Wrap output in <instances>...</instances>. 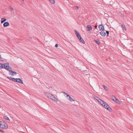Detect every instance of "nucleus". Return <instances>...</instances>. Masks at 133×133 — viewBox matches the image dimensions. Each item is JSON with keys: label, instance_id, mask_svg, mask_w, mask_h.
Instances as JSON below:
<instances>
[{"label": "nucleus", "instance_id": "nucleus-20", "mask_svg": "<svg viewBox=\"0 0 133 133\" xmlns=\"http://www.w3.org/2000/svg\"><path fill=\"white\" fill-rule=\"evenodd\" d=\"M68 99L71 101H75V100L71 97H70L69 98H68Z\"/></svg>", "mask_w": 133, "mask_h": 133}, {"label": "nucleus", "instance_id": "nucleus-2", "mask_svg": "<svg viewBox=\"0 0 133 133\" xmlns=\"http://www.w3.org/2000/svg\"><path fill=\"white\" fill-rule=\"evenodd\" d=\"M1 127L2 128L5 129H7L8 128L7 124L5 122L1 121Z\"/></svg>", "mask_w": 133, "mask_h": 133}, {"label": "nucleus", "instance_id": "nucleus-40", "mask_svg": "<svg viewBox=\"0 0 133 133\" xmlns=\"http://www.w3.org/2000/svg\"><path fill=\"white\" fill-rule=\"evenodd\" d=\"M122 15L123 16H124V14H123V15L122 14Z\"/></svg>", "mask_w": 133, "mask_h": 133}, {"label": "nucleus", "instance_id": "nucleus-24", "mask_svg": "<svg viewBox=\"0 0 133 133\" xmlns=\"http://www.w3.org/2000/svg\"><path fill=\"white\" fill-rule=\"evenodd\" d=\"M94 41H95V42H96L97 44H100V42L99 41H97L96 40H94Z\"/></svg>", "mask_w": 133, "mask_h": 133}, {"label": "nucleus", "instance_id": "nucleus-14", "mask_svg": "<svg viewBox=\"0 0 133 133\" xmlns=\"http://www.w3.org/2000/svg\"><path fill=\"white\" fill-rule=\"evenodd\" d=\"M78 39L79 40V41L81 42L82 43H83V44L85 43V42H84V40H83V39L81 37L79 38V39Z\"/></svg>", "mask_w": 133, "mask_h": 133}, {"label": "nucleus", "instance_id": "nucleus-12", "mask_svg": "<svg viewBox=\"0 0 133 133\" xmlns=\"http://www.w3.org/2000/svg\"><path fill=\"white\" fill-rule=\"evenodd\" d=\"M121 27L123 28V30H125V31L126 30V28L125 27V25L123 23H122L121 24Z\"/></svg>", "mask_w": 133, "mask_h": 133}, {"label": "nucleus", "instance_id": "nucleus-37", "mask_svg": "<svg viewBox=\"0 0 133 133\" xmlns=\"http://www.w3.org/2000/svg\"><path fill=\"white\" fill-rule=\"evenodd\" d=\"M9 63H8V64H7L8 66H7V68H8V67H9Z\"/></svg>", "mask_w": 133, "mask_h": 133}, {"label": "nucleus", "instance_id": "nucleus-19", "mask_svg": "<svg viewBox=\"0 0 133 133\" xmlns=\"http://www.w3.org/2000/svg\"><path fill=\"white\" fill-rule=\"evenodd\" d=\"M103 87L104 88L105 90L107 91L108 90V89L107 86H105L104 85H103Z\"/></svg>", "mask_w": 133, "mask_h": 133}, {"label": "nucleus", "instance_id": "nucleus-6", "mask_svg": "<svg viewBox=\"0 0 133 133\" xmlns=\"http://www.w3.org/2000/svg\"><path fill=\"white\" fill-rule=\"evenodd\" d=\"M87 29H88V31H89L90 30H91L92 29V27L91 26L89 25H88L87 26L86 28Z\"/></svg>", "mask_w": 133, "mask_h": 133}, {"label": "nucleus", "instance_id": "nucleus-8", "mask_svg": "<svg viewBox=\"0 0 133 133\" xmlns=\"http://www.w3.org/2000/svg\"><path fill=\"white\" fill-rule=\"evenodd\" d=\"M99 33L102 36H105L106 35V33L104 31H102L99 32Z\"/></svg>", "mask_w": 133, "mask_h": 133}, {"label": "nucleus", "instance_id": "nucleus-36", "mask_svg": "<svg viewBox=\"0 0 133 133\" xmlns=\"http://www.w3.org/2000/svg\"><path fill=\"white\" fill-rule=\"evenodd\" d=\"M63 93H64V94H65V95H66L67 96V95H68V94H67V93H66L65 92H63Z\"/></svg>", "mask_w": 133, "mask_h": 133}, {"label": "nucleus", "instance_id": "nucleus-38", "mask_svg": "<svg viewBox=\"0 0 133 133\" xmlns=\"http://www.w3.org/2000/svg\"><path fill=\"white\" fill-rule=\"evenodd\" d=\"M94 27H95V28L96 29L97 28V25H96Z\"/></svg>", "mask_w": 133, "mask_h": 133}, {"label": "nucleus", "instance_id": "nucleus-28", "mask_svg": "<svg viewBox=\"0 0 133 133\" xmlns=\"http://www.w3.org/2000/svg\"><path fill=\"white\" fill-rule=\"evenodd\" d=\"M106 32L107 34V36H108L109 34V32L108 31H106Z\"/></svg>", "mask_w": 133, "mask_h": 133}, {"label": "nucleus", "instance_id": "nucleus-26", "mask_svg": "<svg viewBox=\"0 0 133 133\" xmlns=\"http://www.w3.org/2000/svg\"><path fill=\"white\" fill-rule=\"evenodd\" d=\"M11 70H12V68H11V67L9 66V67H8V68L7 69V70L9 71H11Z\"/></svg>", "mask_w": 133, "mask_h": 133}, {"label": "nucleus", "instance_id": "nucleus-9", "mask_svg": "<svg viewBox=\"0 0 133 133\" xmlns=\"http://www.w3.org/2000/svg\"><path fill=\"white\" fill-rule=\"evenodd\" d=\"M98 102L101 105H103L104 104V103H105L101 99L99 100L98 101Z\"/></svg>", "mask_w": 133, "mask_h": 133}, {"label": "nucleus", "instance_id": "nucleus-35", "mask_svg": "<svg viewBox=\"0 0 133 133\" xmlns=\"http://www.w3.org/2000/svg\"><path fill=\"white\" fill-rule=\"evenodd\" d=\"M0 131L2 133H4V131L2 130H0Z\"/></svg>", "mask_w": 133, "mask_h": 133}, {"label": "nucleus", "instance_id": "nucleus-18", "mask_svg": "<svg viewBox=\"0 0 133 133\" xmlns=\"http://www.w3.org/2000/svg\"><path fill=\"white\" fill-rule=\"evenodd\" d=\"M116 103H117L118 104H119L120 103V101L118 100V99H117L116 98V99L115 100V101H114Z\"/></svg>", "mask_w": 133, "mask_h": 133}, {"label": "nucleus", "instance_id": "nucleus-1", "mask_svg": "<svg viewBox=\"0 0 133 133\" xmlns=\"http://www.w3.org/2000/svg\"><path fill=\"white\" fill-rule=\"evenodd\" d=\"M47 96L50 98L52 100H53L56 102H57L58 101L57 99L55 98V96L52 95L51 94H48L47 95Z\"/></svg>", "mask_w": 133, "mask_h": 133}, {"label": "nucleus", "instance_id": "nucleus-4", "mask_svg": "<svg viewBox=\"0 0 133 133\" xmlns=\"http://www.w3.org/2000/svg\"><path fill=\"white\" fill-rule=\"evenodd\" d=\"M74 31L75 32L76 36L78 39H79V38L81 37L79 34L76 30H75Z\"/></svg>", "mask_w": 133, "mask_h": 133}, {"label": "nucleus", "instance_id": "nucleus-17", "mask_svg": "<svg viewBox=\"0 0 133 133\" xmlns=\"http://www.w3.org/2000/svg\"><path fill=\"white\" fill-rule=\"evenodd\" d=\"M52 4H54L55 3V0H48Z\"/></svg>", "mask_w": 133, "mask_h": 133}, {"label": "nucleus", "instance_id": "nucleus-10", "mask_svg": "<svg viewBox=\"0 0 133 133\" xmlns=\"http://www.w3.org/2000/svg\"><path fill=\"white\" fill-rule=\"evenodd\" d=\"M1 19V24L3 23L6 20V19L5 18H2Z\"/></svg>", "mask_w": 133, "mask_h": 133}, {"label": "nucleus", "instance_id": "nucleus-34", "mask_svg": "<svg viewBox=\"0 0 133 133\" xmlns=\"http://www.w3.org/2000/svg\"><path fill=\"white\" fill-rule=\"evenodd\" d=\"M55 47L56 48H57L58 47V44H56L55 45Z\"/></svg>", "mask_w": 133, "mask_h": 133}, {"label": "nucleus", "instance_id": "nucleus-15", "mask_svg": "<svg viewBox=\"0 0 133 133\" xmlns=\"http://www.w3.org/2000/svg\"><path fill=\"white\" fill-rule=\"evenodd\" d=\"M110 98L114 101H115V100L116 99V98L114 96L112 95H110Z\"/></svg>", "mask_w": 133, "mask_h": 133}, {"label": "nucleus", "instance_id": "nucleus-39", "mask_svg": "<svg viewBox=\"0 0 133 133\" xmlns=\"http://www.w3.org/2000/svg\"><path fill=\"white\" fill-rule=\"evenodd\" d=\"M1 121H0V127H1Z\"/></svg>", "mask_w": 133, "mask_h": 133}, {"label": "nucleus", "instance_id": "nucleus-3", "mask_svg": "<svg viewBox=\"0 0 133 133\" xmlns=\"http://www.w3.org/2000/svg\"><path fill=\"white\" fill-rule=\"evenodd\" d=\"M15 82L19 83L22 84H23V81L21 79L19 78H16Z\"/></svg>", "mask_w": 133, "mask_h": 133}, {"label": "nucleus", "instance_id": "nucleus-16", "mask_svg": "<svg viewBox=\"0 0 133 133\" xmlns=\"http://www.w3.org/2000/svg\"><path fill=\"white\" fill-rule=\"evenodd\" d=\"M103 106L106 109H107V108H108L109 106L107 103L105 102L104 103V104L103 105Z\"/></svg>", "mask_w": 133, "mask_h": 133}, {"label": "nucleus", "instance_id": "nucleus-7", "mask_svg": "<svg viewBox=\"0 0 133 133\" xmlns=\"http://www.w3.org/2000/svg\"><path fill=\"white\" fill-rule=\"evenodd\" d=\"M3 25L4 27H6L9 26V24L8 22H6L4 23Z\"/></svg>", "mask_w": 133, "mask_h": 133}, {"label": "nucleus", "instance_id": "nucleus-22", "mask_svg": "<svg viewBox=\"0 0 133 133\" xmlns=\"http://www.w3.org/2000/svg\"><path fill=\"white\" fill-rule=\"evenodd\" d=\"M107 109L108 110H109V111H111L112 110L109 107H109L108 108H107Z\"/></svg>", "mask_w": 133, "mask_h": 133}, {"label": "nucleus", "instance_id": "nucleus-29", "mask_svg": "<svg viewBox=\"0 0 133 133\" xmlns=\"http://www.w3.org/2000/svg\"><path fill=\"white\" fill-rule=\"evenodd\" d=\"M12 70L10 71H9V74L10 75H12V74H11V73H12Z\"/></svg>", "mask_w": 133, "mask_h": 133}, {"label": "nucleus", "instance_id": "nucleus-5", "mask_svg": "<svg viewBox=\"0 0 133 133\" xmlns=\"http://www.w3.org/2000/svg\"><path fill=\"white\" fill-rule=\"evenodd\" d=\"M99 28L100 31H103L104 30V26L102 24H101L99 26Z\"/></svg>", "mask_w": 133, "mask_h": 133}, {"label": "nucleus", "instance_id": "nucleus-30", "mask_svg": "<svg viewBox=\"0 0 133 133\" xmlns=\"http://www.w3.org/2000/svg\"><path fill=\"white\" fill-rule=\"evenodd\" d=\"M66 96L67 97V98L68 99L70 97H71L68 94V95H67Z\"/></svg>", "mask_w": 133, "mask_h": 133}, {"label": "nucleus", "instance_id": "nucleus-31", "mask_svg": "<svg viewBox=\"0 0 133 133\" xmlns=\"http://www.w3.org/2000/svg\"><path fill=\"white\" fill-rule=\"evenodd\" d=\"M10 10L11 11H13L14 9L13 8L11 7L10 8Z\"/></svg>", "mask_w": 133, "mask_h": 133}, {"label": "nucleus", "instance_id": "nucleus-33", "mask_svg": "<svg viewBox=\"0 0 133 133\" xmlns=\"http://www.w3.org/2000/svg\"><path fill=\"white\" fill-rule=\"evenodd\" d=\"M78 9V6H76L75 7V9L76 10H77Z\"/></svg>", "mask_w": 133, "mask_h": 133}, {"label": "nucleus", "instance_id": "nucleus-25", "mask_svg": "<svg viewBox=\"0 0 133 133\" xmlns=\"http://www.w3.org/2000/svg\"><path fill=\"white\" fill-rule=\"evenodd\" d=\"M12 75H13V76L15 75H16L17 74L16 72H14V71H12Z\"/></svg>", "mask_w": 133, "mask_h": 133}, {"label": "nucleus", "instance_id": "nucleus-32", "mask_svg": "<svg viewBox=\"0 0 133 133\" xmlns=\"http://www.w3.org/2000/svg\"><path fill=\"white\" fill-rule=\"evenodd\" d=\"M7 78L10 80H11V78H12L11 77H7Z\"/></svg>", "mask_w": 133, "mask_h": 133}, {"label": "nucleus", "instance_id": "nucleus-27", "mask_svg": "<svg viewBox=\"0 0 133 133\" xmlns=\"http://www.w3.org/2000/svg\"><path fill=\"white\" fill-rule=\"evenodd\" d=\"M16 79V78H11V80L14 82H15Z\"/></svg>", "mask_w": 133, "mask_h": 133}, {"label": "nucleus", "instance_id": "nucleus-13", "mask_svg": "<svg viewBox=\"0 0 133 133\" xmlns=\"http://www.w3.org/2000/svg\"><path fill=\"white\" fill-rule=\"evenodd\" d=\"M93 97L96 100L98 101L99 100L101 99L99 97L96 96L95 95H94L93 96Z\"/></svg>", "mask_w": 133, "mask_h": 133}, {"label": "nucleus", "instance_id": "nucleus-41", "mask_svg": "<svg viewBox=\"0 0 133 133\" xmlns=\"http://www.w3.org/2000/svg\"><path fill=\"white\" fill-rule=\"evenodd\" d=\"M1 55H0V58H1Z\"/></svg>", "mask_w": 133, "mask_h": 133}, {"label": "nucleus", "instance_id": "nucleus-11", "mask_svg": "<svg viewBox=\"0 0 133 133\" xmlns=\"http://www.w3.org/2000/svg\"><path fill=\"white\" fill-rule=\"evenodd\" d=\"M8 63H7L4 64L3 68L5 69L6 70H7L8 68H7V67L8 66L7 64H8Z\"/></svg>", "mask_w": 133, "mask_h": 133}, {"label": "nucleus", "instance_id": "nucleus-21", "mask_svg": "<svg viewBox=\"0 0 133 133\" xmlns=\"http://www.w3.org/2000/svg\"><path fill=\"white\" fill-rule=\"evenodd\" d=\"M4 64L0 63V65H1V66H0V68H3V65H4Z\"/></svg>", "mask_w": 133, "mask_h": 133}, {"label": "nucleus", "instance_id": "nucleus-23", "mask_svg": "<svg viewBox=\"0 0 133 133\" xmlns=\"http://www.w3.org/2000/svg\"><path fill=\"white\" fill-rule=\"evenodd\" d=\"M4 118L10 121L9 118L7 116H4L3 117Z\"/></svg>", "mask_w": 133, "mask_h": 133}]
</instances>
